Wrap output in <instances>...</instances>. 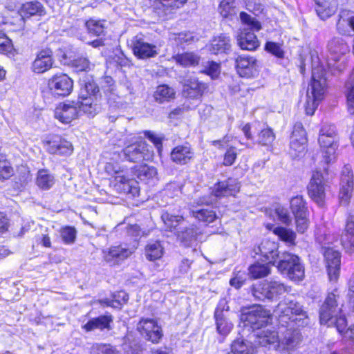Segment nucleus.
I'll return each instance as SVG.
<instances>
[{"label":"nucleus","mask_w":354,"mask_h":354,"mask_svg":"<svg viewBox=\"0 0 354 354\" xmlns=\"http://www.w3.org/2000/svg\"><path fill=\"white\" fill-rule=\"evenodd\" d=\"M327 89L326 71L322 65L313 66L311 80L306 91L304 105L306 113L313 115L320 102L324 99Z\"/></svg>","instance_id":"f257e3e1"},{"label":"nucleus","mask_w":354,"mask_h":354,"mask_svg":"<svg viewBox=\"0 0 354 354\" xmlns=\"http://www.w3.org/2000/svg\"><path fill=\"white\" fill-rule=\"evenodd\" d=\"M274 315L282 326H288L289 322H295L299 327L309 324L307 313L303 306L290 297L281 300L274 310Z\"/></svg>","instance_id":"f03ea898"},{"label":"nucleus","mask_w":354,"mask_h":354,"mask_svg":"<svg viewBox=\"0 0 354 354\" xmlns=\"http://www.w3.org/2000/svg\"><path fill=\"white\" fill-rule=\"evenodd\" d=\"M337 297L334 292L328 293L320 308L319 320L321 324L335 326L339 333H343L347 322L344 315L342 314L341 308L337 306Z\"/></svg>","instance_id":"7ed1b4c3"},{"label":"nucleus","mask_w":354,"mask_h":354,"mask_svg":"<svg viewBox=\"0 0 354 354\" xmlns=\"http://www.w3.org/2000/svg\"><path fill=\"white\" fill-rule=\"evenodd\" d=\"M100 89L93 81H88L82 84L79 95V109L89 115H95L99 109L97 103L100 97Z\"/></svg>","instance_id":"20e7f679"},{"label":"nucleus","mask_w":354,"mask_h":354,"mask_svg":"<svg viewBox=\"0 0 354 354\" xmlns=\"http://www.w3.org/2000/svg\"><path fill=\"white\" fill-rule=\"evenodd\" d=\"M278 270L291 281H300L305 277L304 266L299 257L291 253H283L277 265Z\"/></svg>","instance_id":"39448f33"},{"label":"nucleus","mask_w":354,"mask_h":354,"mask_svg":"<svg viewBox=\"0 0 354 354\" xmlns=\"http://www.w3.org/2000/svg\"><path fill=\"white\" fill-rule=\"evenodd\" d=\"M252 295L259 301L273 300L280 295L289 292L290 287L285 285L279 281H264L254 284L252 287Z\"/></svg>","instance_id":"423d86ee"},{"label":"nucleus","mask_w":354,"mask_h":354,"mask_svg":"<svg viewBox=\"0 0 354 354\" xmlns=\"http://www.w3.org/2000/svg\"><path fill=\"white\" fill-rule=\"evenodd\" d=\"M328 49L330 57L327 61L328 67L332 72H341L344 69V55L349 52V47L341 37H334L328 41Z\"/></svg>","instance_id":"0eeeda50"},{"label":"nucleus","mask_w":354,"mask_h":354,"mask_svg":"<svg viewBox=\"0 0 354 354\" xmlns=\"http://www.w3.org/2000/svg\"><path fill=\"white\" fill-rule=\"evenodd\" d=\"M240 186L236 179L229 178L223 182H218L214 185L212 194L210 196H203L199 201L200 204L213 205L216 198L222 196H234L239 192Z\"/></svg>","instance_id":"6e6552de"},{"label":"nucleus","mask_w":354,"mask_h":354,"mask_svg":"<svg viewBox=\"0 0 354 354\" xmlns=\"http://www.w3.org/2000/svg\"><path fill=\"white\" fill-rule=\"evenodd\" d=\"M145 141H140L127 145L120 153L121 158L129 162H137L149 160L153 151Z\"/></svg>","instance_id":"1a4fd4ad"},{"label":"nucleus","mask_w":354,"mask_h":354,"mask_svg":"<svg viewBox=\"0 0 354 354\" xmlns=\"http://www.w3.org/2000/svg\"><path fill=\"white\" fill-rule=\"evenodd\" d=\"M135 250V246L129 247L125 243L112 245L102 250L103 259L110 266L120 265L129 258Z\"/></svg>","instance_id":"9d476101"},{"label":"nucleus","mask_w":354,"mask_h":354,"mask_svg":"<svg viewBox=\"0 0 354 354\" xmlns=\"http://www.w3.org/2000/svg\"><path fill=\"white\" fill-rule=\"evenodd\" d=\"M302 339L303 337L299 330L288 329L274 345V349L283 354H290L300 346Z\"/></svg>","instance_id":"9b49d317"},{"label":"nucleus","mask_w":354,"mask_h":354,"mask_svg":"<svg viewBox=\"0 0 354 354\" xmlns=\"http://www.w3.org/2000/svg\"><path fill=\"white\" fill-rule=\"evenodd\" d=\"M354 188L353 174L349 165H345L342 171L339 201L342 205L350 203Z\"/></svg>","instance_id":"f8f14e48"},{"label":"nucleus","mask_w":354,"mask_h":354,"mask_svg":"<svg viewBox=\"0 0 354 354\" xmlns=\"http://www.w3.org/2000/svg\"><path fill=\"white\" fill-rule=\"evenodd\" d=\"M270 313L261 306H256L241 315V320L250 325L253 329H259L269 322Z\"/></svg>","instance_id":"ddd939ff"},{"label":"nucleus","mask_w":354,"mask_h":354,"mask_svg":"<svg viewBox=\"0 0 354 354\" xmlns=\"http://www.w3.org/2000/svg\"><path fill=\"white\" fill-rule=\"evenodd\" d=\"M48 86L53 94L64 97L73 91V81L66 74H56L48 80Z\"/></svg>","instance_id":"4468645a"},{"label":"nucleus","mask_w":354,"mask_h":354,"mask_svg":"<svg viewBox=\"0 0 354 354\" xmlns=\"http://www.w3.org/2000/svg\"><path fill=\"white\" fill-rule=\"evenodd\" d=\"M326 183L323 174L316 171L313 173L308 186V194L319 205H322L326 196Z\"/></svg>","instance_id":"2eb2a0df"},{"label":"nucleus","mask_w":354,"mask_h":354,"mask_svg":"<svg viewBox=\"0 0 354 354\" xmlns=\"http://www.w3.org/2000/svg\"><path fill=\"white\" fill-rule=\"evenodd\" d=\"M137 329L147 340L153 344L158 343L162 337L160 326L153 319H142L138 324Z\"/></svg>","instance_id":"dca6fc26"},{"label":"nucleus","mask_w":354,"mask_h":354,"mask_svg":"<svg viewBox=\"0 0 354 354\" xmlns=\"http://www.w3.org/2000/svg\"><path fill=\"white\" fill-rule=\"evenodd\" d=\"M180 83L183 85V94L187 98L198 99L207 88L206 84L195 77H183Z\"/></svg>","instance_id":"f3484780"},{"label":"nucleus","mask_w":354,"mask_h":354,"mask_svg":"<svg viewBox=\"0 0 354 354\" xmlns=\"http://www.w3.org/2000/svg\"><path fill=\"white\" fill-rule=\"evenodd\" d=\"M177 241L184 247H192L201 241L202 232L194 225L180 228L175 233Z\"/></svg>","instance_id":"a211bd4d"},{"label":"nucleus","mask_w":354,"mask_h":354,"mask_svg":"<svg viewBox=\"0 0 354 354\" xmlns=\"http://www.w3.org/2000/svg\"><path fill=\"white\" fill-rule=\"evenodd\" d=\"M228 310L229 306L226 300L221 299L214 312L217 331L224 336L229 334L233 328V324L227 319L224 313L225 311L227 312Z\"/></svg>","instance_id":"6ab92c4d"},{"label":"nucleus","mask_w":354,"mask_h":354,"mask_svg":"<svg viewBox=\"0 0 354 354\" xmlns=\"http://www.w3.org/2000/svg\"><path fill=\"white\" fill-rule=\"evenodd\" d=\"M45 146L51 154L68 156L73 151L71 142L59 136H52L46 142Z\"/></svg>","instance_id":"aec40b11"},{"label":"nucleus","mask_w":354,"mask_h":354,"mask_svg":"<svg viewBox=\"0 0 354 354\" xmlns=\"http://www.w3.org/2000/svg\"><path fill=\"white\" fill-rule=\"evenodd\" d=\"M133 54L139 59H147L157 55L156 46L145 41L142 35H136L132 39Z\"/></svg>","instance_id":"412c9836"},{"label":"nucleus","mask_w":354,"mask_h":354,"mask_svg":"<svg viewBox=\"0 0 354 354\" xmlns=\"http://www.w3.org/2000/svg\"><path fill=\"white\" fill-rule=\"evenodd\" d=\"M255 255H261L269 263L274 265L277 263L276 259L279 257L278 244L269 239L263 240L259 245L253 248Z\"/></svg>","instance_id":"4be33fe9"},{"label":"nucleus","mask_w":354,"mask_h":354,"mask_svg":"<svg viewBox=\"0 0 354 354\" xmlns=\"http://www.w3.org/2000/svg\"><path fill=\"white\" fill-rule=\"evenodd\" d=\"M54 64L53 52L49 48L40 50L32 63V71L35 73L41 74L49 71Z\"/></svg>","instance_id":"5701e85b"},{"label":"nucleus","mask_w":354,"mask_h":354,"mask_svg":"<svg viewBox=\"0 0 354 354\" xmlns=\"http://www.w3.org/2000/svg\"><path fill=\"white\" fill-rule=\"evenodd\" d=\"M324 258L329 280L337 281L340 270L339 252L331 248H327L324 252Z\"/></svg>","instance_id":"b1692460"},{"label":"nucleus","mask_w":354,"mask_h":354,"mask_svg":"<svg viewBox=\"0 0 354 354\" xmlns=\"http://www.w3.org/2000/svg\"><path fill=\"white\" fill-rule=\"evenodd\" d=\"M257 61L253 57L239 55L236 59V68L241 77H252L257 73Z\"/></svg>","instance_id":"393cba45"},{"label":"nucleus","mask_w":354,"mask_h":354,"mask_svg":"<svg viewBox=\"0 0 354 354\" xmlns=\"http://www.w3.org/2000/svg\"><path fill=\"white\" fill-rule=\"evenodd\" d=\"M79 104L78 101L76 103L74 102L69 104L60 103L55 110V117L62 123H70L76 118L79 111H80Z\"/></svg>","instance_id":"a878e982"},{"label":"nucleus","mask_w":354,"mask_h":354,"mask_svg":"<svg viewBox=\"0 0 354 354\" xmlns=\"http://www.w3.org/2000/svg\"><path fill=\"white\" fill-rule=\"evenodd\" d=\"M324 142H319L320 147L322 149V157L321 160L323 162V169L324 171H327V168L325 165H328L331 162H333L335 160V151L338 147V138H325Z\"/></svg>","instance_id":"bb28decb"},{"label":"nucleus","mask_w":354,"mask_h":354,"mask_svg":"<svg viewBox=\"0 0 354 354\" xmlns=\"http://www.w3.org/2000/svg\"><path fill=\"white\" fill-rule=\"evenodd\" d=\"M340 243L346 252L350 254L354 253V215L348 216L340 236Z\"/></svg>","instance_id":"cd10ccee"},{"label":"nucleus","mask_w":354,"mask_h":354,"mask_svg":"<svg viewBox=\"0 0 354 354\" xmlns=\"http://www.w3.org/2000/svg\"><path fill=\"white\" fill-rule=\"evenodd\" d=\"M194 156V151L188 144L178 145L170 153L171 160L180 165L188 164L193 160Z\"/></svg>","instance_id":"c85d7f7f"},{"label":"nucleus","mask_w":354,"mask_h":354,"mask_svg":"<svg viewBox=\"0 0 354 354\" xmlns=\"http://www.w3.org/2000/svg\"><path fill=\"white\" fill-rule=\"evenodd\" d=\"M115 187L120 192L130 194L133 196L139 194L140 187L137 181L127 178L124 175L115 176Z\"/></svg>","instance_id":"c756f323"},{"label":"nucleus","mask_w":354,"mask_h":354,"mask_svg":"<svg viewBox=\"0 0 354 354\" xmlns=\"http://www.w3.org/2000/svg\"><path fill=\"white\" fill-rule=\"evenodd\" d=\"M19 15L23 19L32 16H43L46 11L44 6L37 1H28L23 3L18 10Z\"/></svg>","instance_id":"7c9ffc66"},{"label":"nucleus","mask_w":354,"mask_h":354,"mask_svg":"<svg viewBox=\"0 0 354 354\" xmlns=\"http://www.w3.org/2000/svg\"><path fill=\"white\" fill-rule=\"evenodd\" d=\"M237 43L243 50H254L259 46V41L248 28H244L237 36Z\"/></svg>","instance_id":"2f4dec72"},{"label":"nucleus","mask_w":354,"mask_h":354,"mask_svg":"<svg viewBox=\"0 0 354 354\" xmlns=\"http://www.w3.org/2000/svg\"><path fill=\"white\" fill-rule=\"evenodd\" d=\"M315 10L320 19L324 20L335 13L337 10V0H315Z\"/></svg>","instance_id":"473e14b6"},{"label":"nucleus","mask_w":354,"mask_h":354,"mask_svg":"<svg viewBox=\"0 0 354 354\" xmlns=\"http://www.w3.org/2000/svg\"><path fill=\"white\" fill-rule=\"evenodd\" d=\"M231 39L226 35L214 37L209 47V50L214 55L226 54L231 50Z\"/></svg>","instance_id":"72a5a7b5"},{"label":"nucleus","mask_w":354,"mask_h":354,"mask_svg":"<svg viewBox=\"0 0 354 354\" xmlns=\"http://www.w3.org/2000/svg\"><path fill=\"white\" fill-rule=\"evenodd\" d=\"M113 322V317L111 315H100L96 318L90 319L83 328L86 331H91L95 329L101 330L111 329V324Z\"/></svg>","instance_id":"f704fd0d"},{"label":"nucleus","mask_w":354,"mask_h":354,"mask_svg":"<svg viewBox=\"0 0 354 354\" xmlns=\"http://www.w3.org/2000/svg\"><path fill=\"white\" fill-rule=\"evenodd\" d=\"M175 62L183 67H194L198 65L201 57L194 52L178 53L172 57Z\"/></svg>","instance_id":"c9c22d12"},{"label":"nucleus","mask_w":354,"mask_h":354,"mask_svg":"<svg viewBox=\"0 0 354 354\" xmlns=\"http://www.w3.org/2000/svg\"><path fill=\"white\" fill-rule=\"evenodd\" d=\"M55 183V176L48 170L43 169L37 171L35 183L41 189L48 190Z\"/></svg>","instance_id":"e433bc0d"},{"label":"nucleus","mask_w":354,"mask_h":354,"mask_svg":"<svg viewBox=\"0 0 354 354\" xmlns=\"http://www.w3.org/2000/svg\"><path fill=\"white\" fill-rule=\"evenodd\" d=\"M156 9H163L164 12L182 7L187 0H149Z\"/></svg>","instance_id":"4c0bfd02"},{"label":"nucleus","mask_w":354,"mask_h":354,"mask_svg":"<svg viewBox=\"0 0 354 354\" xmlns=\"http://www.w3.org/2000/svg\"><path fill=\"white\" fill-rule=\"evenodd\" d=\"M174 89L165 84L158 86L154 93V98L159 103L168 102L174 98Z\"/></svg>","instance_id":"58836bf2"},{"label":"nucleus","mask_w":354,"mask_h":354,"mask_svg":"<svg viewBox=\"0 0 354 354\" xmlns=\"http://www.w3.org/2000/svg\"><path fill=\"white\" fill-rule=\"evenodd\" d=\"M231 351L233 354H252L253 346L251 342L239 338L232 343Z\"/></svg>","instance_id":"ea45409f"},{"label":"nucleus","mask_w":354,"mask_h":354,"mask_svg":"<svg viewBox=\"0 0 354 354\" xmlns=\"http://www.w3.org/2000/svg\"><path fill=\"white\" fill-rule=\"evenodd\" d=\"M145 254L149 261L158 259L162 256L163 248L159 241L150 242L145 248Z\"/></svg>","instance_id":"a19ab883"},{"label":"nucleus","mask_w":354,"mask_h":354,"mask_svg":"<svg viewBox=\"0 0 354 354\" xmlns=\"http://www.w3.org/2000/svg\"><path fill=\"white\" fill-rule=\"evenodd\" d=\"M161 219L164 223L166 229L172 232L183 221H184V217L180 215H173L168 212H163L161 214Z\"/></svg>","instance_id":"79ce46f5"},{"label":"nucleus","mask_w":354,"mask_h":354,"mask_svg":"<svg viewBox=\"0 0 354 354\" xmlns=\"http://www.w3.org/2000/svg\"><path fill=\"white\" fill-rule=\"evenodd\" d=\"M269 263L262 264L259 262L250 266L249 274L253 279H259L268 276L270 272Z\"/></svg>","instance_id":"37998d69"},{"label":"nucleus","mask_w":354,"mask_h":354,"mask_svg":"<svg viewBox=\"0 0 354 354\" xmlns=\"http://www.w3.org/2000/svg\"><path fill=\"white\" fill-rule=\"evenodd\" d=\"M218 10L224 18H232L236 15L234 0H221Z\"/></svg>","instance_id":"c03bdc74"},{"label":"nucleus","mask_w":354,"mask_h":354,"mask_svg":"<svg viewBox=\"0 0 354 354\" xmlns=\"http://www.w3.org/2000/svg\"><path fill=\"white\" fill-rule=\"evenodd\" d=\"M257 335L259 339V344L263 346H272L274 348V345L279 341L277 333L274 331L263 330Z\"/></svg>","instance_id":"a18cd8bd"},{"label":"nucleus","mask_w":354,"mask_h":354,"mask_svg":"<svg viewBox=\"0 0 354 354\" xmlns=\"http://www.w3.org/2000/svg\"><path fill=\"white\" fill-rule=\"evenodd\" d=\"M180 187L178 185L174 183L169 184L162 193V200L165 201V205H170L172 203L174 198L180 196Z\"/></svg>","instance_id":"49530a36"},{"label":"nucleus","mask_w":354,"mask_h":354,"mask_svg":"<svg viewBox=\"0 0 354 354\" xmlns=\"http://www.w3.org/2000/svg\"><path fill=\"white\" fill-rule=\"evenodd\" d=\"M348 111L354 115V68L346 83Z\"/></svg>","instance_id":"de8ad7c7"},{"label":"nucleus","mask_w":354,"mask_h":354,"mask_svg":"<svg viewBox=\"0 0 354 354\" xmlns=\"http://www.w3.org/2000/svg\"><path fill=\"white\" fill-rule=\"evenodd\" d=\"M290 209L294 216L307 214L306 202L301 196H297L291 198Z\"/></svg>","instance_id":"09e8293b"},{"label":"nucleus","mask_w":354,"mask_h":354,"mask_svg":"<svg viewBox=\"0 0 354 354\" xmlns=\"http://www.w3.org/2000/svg\"><path fill=\"white\" fill-rule=\"evenodd\" d=\"M192 215L198 221L207 223H212L217 217L214 211L208 209L193 210Z\"/></svg>","instance_id":"8fccbe9b"},{"label":"nucleus","mask_w":354,"mask_h":354,"mask_svg":"<svg viewBox=\"0 0 354 354\" xmlns=\"http://www.w3.org/2000/svg\"><path fill=\"white\" fill-rule=\"evenodd\" d=\"M68 65L76 72H87L92 67L90 61L84 57H80L71 60Z\"/></svg>","instance_id":"3c124183"},{"label":"nucleus","mask_w":354,"mask_h":354,"mask_svg":"<svg viewBox=\"0 0 354 354\" xmlns=\"http://www.w3.org/2000/svg\"><path fill=\"white\" fill-rule=\"evenodd\" d=\"M136 174L140 180H145L156 176L157 170L154 167L143 165L136 169Z\"/></svg>","instance_id":"603ef678"},{"label":"nucleus","mask_w":354,"mask_h":354,"mask_svg":"<svg viewBox=\"0 0 354 354\" xmlns=\"http://www.w3.org/2000/svg\"><path fill=\"white\" fill-rule=\"evenodd\" d=\"M338 138V134L336 127L334 124L325 123L324 124L320 130L319 134L318 142H324L325 138Z\"/></svg>","instance_id":"864d4df0"},{"label":"nucleus","mask_w":354,"mask_h":354,"mask_svg":"<svg viewBox=\"0 0 354 354\" xmlns=\"http://www.w3.org/2000/svg\"><path fill=\"white\" fill-rule=\"evenodd\" d=\"M307 142H299L296 138H290V154L297 158L303 155L306 150Z\"/></svg>","instance_id":"5fc2aeb1"},{"label":"nucleus","mask_w":354,"mask_h":354,"mask_svg":"<svg viewBox=\"0 0 354 354\" xmlns=\"http://www.w3.org/2000/svg\"><path fill=\"white\" fill-rule=\"evenodd\" d=\"M273 232L283 241L291 244L295 242L296 234L291 230L283 227H277L274 229Z\"/></svg>","instance_id":"6e6d98bb"},{"label":"nucleus","mask_w":354,"mask_h":354,"mask_svg":"<svg viewBox=\"0 0 354 354\" xmlns=\"http://www.w3.org/2000/svg\"><path fill=\"white\" fill-rule=\"evenodd\" d=\"M91 354H120L115 348L110 344H93L91 347Z\"/></svg>","instance_id":"4d7b16f0"},{"label":"nucleus","mask_w":354,"mask_h":354,"mask_svg":"<svg viewBox=\"0 0 354 354\" xmlns=\"http://www.w3.org/2000/svg\"><path fill=\"white\" fill-rule=\"evenodd\" d=\"M104 21L89 19L86 23V28L90 34L95 36L102 35L105 30Z\"/></svg>","instance_id":"13d9d810"},{"label":"nucleus","mask_w":354,"mask_h":354,"mask_svg":"<svg viewBox=\"0 0 354 354\" xmlns=\"http://www.w3.org/2000/svg\"><path fill=\"white\" fill-rule=\"evenodd\" d=\"M275 139V134L271 128L262 129L258 135V142L263 146L270 145Z\"/></svg>","instance_id":"bf43d9fd"},{"label":"nucleus","mask_w":354,"mask_h":354,"mask_svg":"<svg viewBox=\"0 0 354 354\" xmlns=\"http://www.w3.org/2000/svg\"><path fill=\"white\" fill-rule=\"evenodd\" d=\"M77 231L75 227L66 226L61 229L60 236L66 244H71L75 242Z\"/></svg>","instance_id":"052dcab7"},{"label":"nucleus","mask_w":354,"mask_h":354,"mask_svg":"<svg viewBox=\"0 0 354 354\" xmlns=\"http://www.w3.org/2000/svg\"><path fill=\"white\" fill-rule=\"evenodd\" d=\"M13 174L10 163L4 156H0V180L8 179Z\"/></svg>","instance_id":"680f3d73"},{"label":"nucleus","mask_w":354,"mask_h":354,"mask_svg":"<svg viewBox=\"0 0 354 354\" xmlns=\"http://www.w3.org/2000/svg\"><path fill=\"white\" fill-rule=\"evenodd\" d=\"M265 49L278 58H283L284 57L285 53L282 48V45L279 43L267 41L265 45Z\"/></svg>","instance_id":"e2e57ef3"},{"label":"nucleus","mask_w":354,"mask_h":354,"mask_svg":"<svg viewBox=\"0 0 354 354\" xmlns=\"http://www.w3.org/2000/svg\"><path fill=\"white\" fill-rule=\"evenodd\" d=\"M240 19L242 23L249 26L250 28L253 30L259 31L261 29L260 22L245 12H241L240 13Z\"/></svg>","instance_id":"0e129e2a"},{"label":"nucleus","mask_w":354,"mask_h":354,"mask_svg":"<svg viewBox=\"0 0 354 354\" xmlns=\"http://www.w3.org/2000/svg\"><path fill=\"white\" fill-rule=\"evenodd\" d=\"M108 104L113 107H120L122 106L120 97L115 93V89L111 88L109 90H105Z\"/></svg>","instance_id":"69168bd1"},{"label":"nucleus","mask_w":354,"mask_h":354,"mask_svg":"<svg viewBox=\"0 0 354 354\" xmlns=\"http://www.w3.org/2000/svg\"><path fill=\"white\" fill-rule=\"evenodd\" d=\"M290 138H296L299 142H307L306 132L301 122L295 124Z\"/></svg>","instance_id":"338daca9"},{"label":"nucleus","mask_w":354,"mask_h":354,"mask_svg":"<svg viewBox=\"0 0 354 354\" xmlns=\"http://www.w3.org/2000/svg\"><path fill=\"white\" fill-rule=\"evenodd\" d=\"M245 6L248 10L257 15L263 10L261 0H245Z\"/></svg>","instance_id":"774afa93"}]
</instances>
